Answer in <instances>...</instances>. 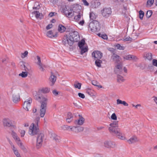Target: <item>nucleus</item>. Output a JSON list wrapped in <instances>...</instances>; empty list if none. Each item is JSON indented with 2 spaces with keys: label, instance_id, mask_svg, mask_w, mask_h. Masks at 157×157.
<instances>
[{
  "label": "nucleus",
  "instance_id": "nucleus-54",
  "mask_svg": "<svg viewBox=\"0 0 157 157\" xmlns=\"http://www.w3.org/2000/svg\"><path fill=\"white\" fill-rule=\"evenodd\" d=\"M82 1L85 5L88 6L89 5V3L87 2L86 0H82Z\"/></svg>",
  "mask_w": 157,
  "mask_h": 157
},
{
  "label": "nucleus",
  "instance_id": "nucleus-14",
  "mask_svg": "<svg viewBox=\"0 0 157 157\" xmlns=\"http://www.w3.org/2000/svg\"><path fill=\"white\" fill-rule=\"evenodd\" d=\"M79 118L78 120H75V123L79 125H82L84 123L85 121L84 119L80 115H79Z\"/></svg>",
  "mask_w": 157,
  "mask_h": 157
},
{
  "label": "nucleus",
  "instance_id": "nucleus-59",
  "mask_svg": "<svg viewBox=\"0 0 157 157\" xmlns=\"http://www.w3.org/2000/svg\"><path fill=\"white\" fill-rule=\"evenodd\" d=\"M21 66V68L22 69H23L24 67H25V65L24 62H20Z\"/></svg>",
  "mask_w": 157,
  "mask_h": 157
},
{
  "label": "nucleus",
  "instance_id": "nucleus-3",
  "mask_svg": "<svg viewBox=\"0 0 157 157\" xmlns=\"http://www.w3.org/2000/svg\"><path fill=\"white\" fill-rule=\"evenodd\" d=\"M118 121H114L110 124L109 128V132L112 134L116 136L118 138L122 140H124L125 137L121 132L120 129L118 128Z\"/></svg>",
  "mask_w": 157,
  "mask_h": 157
},
{
  "label": "nucleus",
  "instance_id": "nucleus-52",
  "mask_svg": "<svg viewBox=\"0 0 157 157\" xmlns=\"http://www.w3.org/2000/svg\"><path fill=\"white\" fill-rule=\"evenodd\" d=\"M152 63L154 66L157 67V60L153 59L152 60Z\"/></svg>",
  "mask_w": 157,
  "mask_h": 157
},
{
  "label": "nucleus",
  "instance_id": "nucleus-20",
  "mask_svg": "<svg viewBox=\"0 0 157 157\" xmlns=\"http://www.w3.org/2000/svg\"><path fill=\"white\" fill-rule=\"evenodd\" d=\"M61 129L64 130H68L70 129L71 131H73V127L72 126H68L67 125H63L60 127Z\"/></svg>",
  "mask_w": 157,
  "mask_h": 157
},
{
  "label": "nucleus",
  "instance_id": "nucleus-16",
  "mask_svg": "<svg viewBox=\"0 0 157 157\" xmlns=\"http://www.w3.org/2000/svg\"><path fill=\"white\" fill-rule=\"evenodd\" d=\"M20 100V95L18 94H14L13 96V101L14 103H17Z\"/></svg>",
  "mask_w": 157,
  "mask_h": 157
},
{
  "label": "nucleus",
  "instance_id": "nucleus-18",
  "mask_svg": "<svg viewBox=\"0 0 157 157\" xmlns=\"http://www.w3.org/2000/svg\"><path fill=\"white\" fill-rule=\"evenodd\" d=\"M3 124L5 126L10 127L12 126V123L9 120L5 119L3 120Z\"/></svg>",
  "mask_w": 157,
  "mask_h": 157
},
{
  "label": "nucleus",
  "instance_id": "nucleus-51",
  "mask_svg": "<svg viewBox=\"0 0 157 157\" xmlns=\"http://www.w3.org/2000/svg\"><path fill=\"white\" fill-rule=\"evenodd\" d=\"M125 38L124 39V41H128L129 40H132V38L129 36L125 37Z\"/></svg>",
  "mask_w": 157,
  "mask_h": 157
},
{
  "label": "nucleus",
  "instance_id": "nucleus-42",
  "mask_svg": "<svg viewBox=\"0 0 157 157\" xmlns=\"http://www.w3.org/2000/svg\"><path fill=\"white\" fill-rule=\"evenodd\" d=\"M117 49L120 50H124V47L123 46H121L119 44H117L116 45Z\"/></svg>",
  "mask_w": 157,
  "mask_h": 157
},
{
  "label": "nucleus",
  "instance_id": "nucleus-25",
  "mask_svg": "<svg viewBox=\"0 0 157 157\" xmlns=\"http://www.w3.org/2000/svg\"><path fill=\"white\" fill-rule=\"evenodd\" d=\"M117 81L118 82H123L124 81V79L122 76L118 75L117 76Z\"/></svg>",
  "mask_w": 157,
  "mask_h": 157
},
{
  "label": "nucleus",
  "instance_id": "nucleus-4",
  "mask_svg": "<svg viewBox=\"0 0 157 157\" xmlns=\"http://www.w3.org/2000/svg\"><path fill=\"white\" fill-rule=\"evenodd\" d=\"M89 27L90 31L93 32H98L101 28L99 22L96 20L90 22L89 24Z\"/></svg>",
  "mask_w": 157,
  "mask_h": 157
},
{
  "label": "nucleus",
  "instance_id": "nucleus-63",
  "mask_svg": "<svg viewBox=\"0 0 157 157\" xmlns=\"http://www.w3.org/2000/svg\"><path fill=\"white\" fill-rule=\"evenodd\" d=\"M84 23V21L83 20H82V21H79V24L81 25H82Z\"/></svg>",
  "mask_w": 157,
  "mask_h": 157
},
{
  "label": "nucleus",
  "instance_id": "nucleus-47",
  "mask_svg": "<svg viewBox=\"0 0 157 157\" xmlns=\"http://www.w3.org/2000/svg\"><path fill=\"white\" fill-rule=\"evenodd\" d=\"M73 116L72 114L70 112L68 113L67 114V118L73 120Z\"/></svg>",
  "mask_w": 157,
  "mask_h": 157
},
{
  "label": "nucleus",
  "instance_id": "nucleus-31",
  "mask_svg": "<svg viewBox=\"0 0 157 157\" xmlns=\"http://www.w3.org/2000/svg\"><path fill=\"white\" fill-rule=\"evenodd\" d=\"M92 84L95 86H98L100 88H102V86L101 85H99V83L96 80H94L92 81Z\"/></svg>",
  "mask_w": 157,
  "mask_h": 157
},
{
  "label": "nucleus",
  "instance_id": "nucleus-44",
  "mask_svg": "<svg viewBox=\"0 0 157 157\" xmlns=\"http://www.w3.org/2000/svg\"><path fill=\"white\" fill-rule=\"evenodd\" d=\"M32 13L35 15V17L36 18H39L40 16V13L39 12L37 11H34Z\"/></svg>",
  "mask_w": 157,
  "mask_h": 157
},
{
  "label": "nucleus",
  "instance_id": "nucleus-33",
  "mask_svg": "<svg viewBox=\"0 0 157 157\" xmlns=\"http://www.w3.org/2000/svg\"><path fill=\"white\" fill-rule=\"evenodd\" d=\"M12 135L13 137L15 140L18 141V142L20 141V140L19 138L17 136V134L15 132H12Z\"/></svg>",
  "mask_w": 157,
  "mask_h": 157
},
{
  "label": "nucleus",
  "instance_id": "nucleus-35",
  "mask_svg": "<svg viewBox=\"0 0 157 157\" xmlns=\"http://www.w3.org/2000/svg\"><path fill=\"white\" fill-rule=\"evenodd\" d=\"M144 15V12L141 10L139 11V17L141 20L143 19V17Z\"/></svg>",
  "mask_w": 157,
  "mask_h": 157
},
{
  "label": "nucleus",
  "instance_id": "nucleus-37",
  "mask_svg": "<svg viewBox=\"0 0 157 157\" xmlns=\"http://www.w3.org/2000/svg\"><path fill=\"white\" fill-rule=\"evenodd\" d=\"M28 75L27 72L26 71H22V73L19 74V75L21 76L22 78H25Z\"/></svg>",
  "mask_w": 157,
  "mask_h": 157
},
{
  "label": "nucleus",
  "instance_id": "nucleus-34",
  "mask_svg": "<svg viewBox=\"0 0 157 157\" xmlns=\"http://www.w3.org/2000/svg\"><path fill=\"white\" fill-rule=\"evenodd\" d=\"M73 104L77 108L80 109L82 107L81 106L82 104L79 102H78L77 103L74 102Z\"/></svg>",
  "mask_w": 157,
  "mask_h": 157
},
{
  "label": "nucleus",
  "instance_id": "nucleus-43",
  "mask_svg": "<svg viewBox=\"0 0 157 157\" xmlns=\"http://www.w3.org/2000/svg\"><path fill=\"white\" fill-rule=\"evenodd\" d=\"M154 1V0H148L147 2V5L151 6L153 4Z\"/></svg>",
  "mask_w": 157,
  "mask_h": 157
},
{
  "label": "nucleus",
  "instance_id": "nucleus-10",
  "mask_svg": "<svg viewBox=\"0 0 157 157\" xmlns=\"http://www.w3.org/2000/svg\"><path fill=\"white\" fill-rule=\"evenodd\" d=\"M92 56L94 59H100L102 56V53L98 51H95L92 53Z\"/></svg>",
  "mask_w": 157,
  "mask_h": 157
},
{
  "label": "nucleus",
  "instance_id": "nucleus-55",
  "mask_svg": "<svg viewBox=\"0 0 157 157\" xmlns=\"http://www.w3.org/2000/svg\"><path fill=\"white\" fill-rule=\"evenodd\" d=\"M101 37L104 39H107V36L105 34H102Z\"/></svg>",
  "mask_w": 157,
  "mask_h": 157
},
{
  "label": "nucleus",
  "instance_id": "nucleus-12",
  "mask_svg": "<svg viewBox=\"0 0 157 157\" xmlns=\"http://www.w3.org/2000/svg\"><path fill=\"white\" fill-rule=\"evenodd\" d=\"M111 58L112 59L113 61L114 62L116 63H118L121 62V58L120 57L115 54V53H113V54L111 56Z\"/></svg>",
  "mask_w": 157,
  "mask_h": 157
},
{
  "label": "nucleus",
  "instance_id": "nucleus-30",
  "mask_svg": "<svg viewBox=\"0 0 157 157\" xmlns=\"http://www.w3.org/2000/svg\"><path fill=\"white\" fill-rule=\"evenodd\" d=\"M81 49V54L82 55L84 53L87 52L88 51V48L87 47H83L80 48Z\"/></svg>",
  "mask_w": 157,
  "mask_h": 157
},
{
  "label": "nucleus",
  "instance_id": "nucleus-15",
  "mask_svg": "<svg viewBox=\"0 0 157 157\" xmlns=\"http://www.w3.org/2000/svg\"><path fill=\"white\" fill-rule=\"evenodd\" d=\"M67 29L62 25L59 24L58 26V31L60 33H62L65 31H68V30H67Z\"/></svg>",
  "mask_w": 157,
  "mask_h": 157
},
{
  "label": "nucleus",
  "instance_id": "nucleus-2",
  "mask_svg": "<svg viewBox=\"0 0 157 157\" xmlns=\"http://www.w3.org/2000/svg\"><path fill=\"white\" fill-rule=\"evenodd\" d=\"M79 39L78 33L77 31H74L70 32L68 35H64L62 41V43L64 45L68 44L70 46H71L75 42L78 41Z\"/></svg>",
  "mask_w": 157,
  "mask_h": 157
},
{
  "label": "nucleus",
  "instance_id": "nucleus-24",
  "mask_svg": "<svg viewBox=\"0 0 157 157\" xmlns=\"http://www.w3.org/2000/svg\"><path fill=\"white\" fill-rule=\"evenodd\" d=\"M97 17V15L95 14L93 12H91L90 14V20L93 21L95 20L96 19Z\"/></svg>",
  "mask_w": 157,
  "mask_h": 157
},
{
  "label": "nucleus",
  "instance_id": "nucleus-13",
  "mask_svg": "<svg viewBox=\"0 0 157 157\" xmlns=\"http://www.w3.org/2000/svg\"><path fill=\"white\" fill-rule=\"evenodd\" d=\"M127 141L129 144H132L138 142L139 140L136 136H133Z\"/></svg>",
  "mask_w": 157,
  "mask_h": 157
},
{
  "label": "nucleus",
  "instance_id": "nucleus-26",
  "mask_svg": "<svg viewBox=\"0 0 157 157\" xmlns=\"http://www.w3.org/2000/svg\"><path fill=\"white\" fill-rule=\"evenodd\" d=\"M82 15V14L80 12H79L78 14L74 17V19L76 21H78L81 18Z\"/></svg>",
  "mask_w": 157,
  "mask_h": 157
},
{
  "label": "nucleus",
  "instance_id": "nucleus-6",
  "mask_svg": "<svg viewBox=\"0 0 157 157\" xmlns=\"http://www.w3.org/2000/svg\"><path fill=\"white\" fill-rule=\"evenodd\" d=\"M44 135L42 133L38 134L37 138L36 147L39 149L42 145Z\"/></svg>",
  "mask_w": 157,
  "mask_h": 157
},
{
  "label": "nucleus",
  "instance_id": "nucleus-22",
  "mask_svg": "<svg viewBox=\"0 0 157 157\" xmlns=\"http://www.w3.org/2000/svg\"><path fill=\"white\" fill-rule=\"evenodd\" d=\"M47 35L50 38L56 37L57 36V34L53 35L52 31H49L47 32Z\"/></svg>",
  "mask_w": 157,
  "mask_h": 157
},
{
  "label": "nucleus",
  "instance_id": "nucleus-53",
  "mask_svg": "<svg viewBox=\"0 0 157 157\" xmlns=\"http://www.w3.org/2000/svg\"><path fill=\"white\" fill-rule=\"evenodd\" d=\"M78 96L79 97L82 98H84L85 97L84 94L81 93H78Z\"/></svg>",
  "mask_w": 157,
  "mask_h": 157
},
{
  "label": "nucleus",
  "instance_id": "nucleus-29",
  "mask_svg": "<svg viewBox=\"0 0 157 157\" xmlns=\"http://www.w3.org/2000/svg\"><path fill=\"white\" fill-rule=\"evenodd\" d=\"M95 64L96 66L98 67H101V63H102V61L100 59H95Z\"/></svg>",
  "mask_w": 157,
  "mask_h": 157
},
{
  "label": "nucleus",
  "instance_id": "nucleus-21",
  "mask_svg": "<svg viewBox=\"0 0 157 157\" xmlns=\"http://www.w3.org/2000/svg\"><path fill=\"white\" fill-rule=\"evenodd\" d=\"M52 137L53 140H54L56 143L59 142L60 140L59 136H57L55 134H52Z\"/></svg>",
  "mask_w": 157,
  "mask_h": 157
},
{
  "label": "nucleus",
  "instance_id": "nucleus-27",
  "mask_svg": "<svg viewBox=\"0 0 157 157\" xmlns=\"http://www.w3.org/2000/svg\"><path fill=\"white\" fill-rule=\"evenodd\" d=\"M73 128H74L75 129V132H80L84 130V128L82 127L78 126V127H75L73 126Z\"/></svg>",
  "mask_w": 157,
  "mask_h": 157
},
{
  "label": "nucleus",
  "instance_id": "nucleus-9",
  "mask_svg": "<svg viewBox=\"0 0 157 157\" xmlns=\"http://www.w3.org/2000/svg\"><path fill=\"white\" fill-rule=\"evenodd\" d=\"M104 145L105 147L110 148L114 147L116 146V144L114 142L107 140L104 141Z\"/></svg>",
  "mask_w": 157,
  "mask_h": 157
},
{
  "label": "nucleus",
  "instance_id": "nucleus-8",
  "mask_svg": "<svg viewBox=\"0 0 157 157\" xmlns=\"http://www.w3.org/2000/svg\"><path fill=\"white\" fill-rule=\"evenodd\" d=\"M101 12L102 16L105 18H107L111 14V9L110 8H105L101 10Z\"/></svg>",
  "mask_w": 157,
  "mask_h": 157
},
{
  "label": "nucleus",
  "instance_id": "nucleus-7",
  "mask_svg": "<svg viewBox=\"0 0 157 157\" xmlns=\"http://www.w3.org/2000/svg\"><path fill=\"white\" fill-rule=\"evenodd\" d=\"M73 10L68 6H66L63 10V13L65 15L68 17H72L74 15Z\"/></svg>",
  "mask_w": 157,
  "mask_h": 157
},
{
  "label": "nucleus",
  "instance_id": "nucleus-41",
  "mask_svg": "<svg viewBox=\"0 0 157 157\" xmlns=\"http://www.w3.org/2000/svg\"><path fill=\"white\" fill-rule=\"evenodd\" d=\"M82 84L80 83L77 82L76 84H75L74 86L75 88H78V89H81Z\"/></svg>",
  "mask_w": 157,
  "mask_h": 157
},
{
  "label": "nucleus",
  "instance_id": "nucleus-23",
  "mask_svg": "<svg viewBox=\"0 0 157 157\" xmlns=\"http://www.w3.org/2000/svg\"><path fill=\"white\" fill-rule=\"evenodd\" d=\"M17 144L24 151V152L26 153L27 152V149L22 144L21 142V141L18 142Z\"/></svg>",
  "mask_w": 157,
  "mask_h": 157
},
{
  "label": "nucleus",
  "instance_id": "nucleus-17",
  "mask_svg": "<svg viewBox=\"0 0 157 157\" xmlns=\"http://www.w3.org/2000/svg\"><path fill=\"white\" fill-rule=\"evenodd\" d=\"M51 75L50 78V81L52 82V85H53L56 81V77L54 75L52 72H51Z\"/></svg>",
  "mask_w": 157,
  "mask_h": 157
},
{
  "label": "nucleus",
  "instance_id": "nucleus-32",
  "mask_svg": "<svg viewBox=\"0 0 157 157\" xmlns=\"http://www.w3.org/2000/svg\"><path fill=\"white\" fill-rule=\"evenodd\" d=\"M117 65L115 67L116 69H121H121H122V63L121 62H120L118 63H117Z\"/></svg>",
  "mask_w": 157,
  "mask_h": 157
},
{
  "label": "nucleus",
  "instance_id": "nucleus-46",
  "mask_svg": "<svg viewBox=\"0 0 157 157\" xmlns=\"http://www.w3.org/2000/svg\"><path fill=\"white\" fill-rule=\"evenodd\" d=\"M86 93L89 94V95L92 96L94 95L92 92V90L90 89H87Z\"/></svg>",
  "mask_w": 157,
  "mask_h": 157
},
{
  "label": "nucleus",
  "instance_id": "nucleus-64",
  "mask_svg": "<svg viewBox=\"0 0 157 157\" xmlns=\"http://www.w3.org/2000/svg\"><path fill=\"white\" fill-rule=\"evenodd\" d=\"M122 104L124 106H128V104L125 101H123L122 102Z\"/></svg>",
  "mask_w": 157,
  "mask_h": 157
},
{
  "label": "nucleus",
  "instance_id": "nucleus-39",
  "mask_svg": "<svg viewBox=\"0 0 157 157\" xmlns=\"http://www.w3.org/2000/svg\"><path fill=\"white\" fill-rule=\"evenodd\" d=\"M123 70L118 69H115L114 70V72L116 74L119 75V74H121L122 73Z\"/></svg>",
  "mask_w": 157,
  "mask_h": 157
},
{
  "label": "nucleus",
  "instance_id": "nucleus-58",
  "mask_svg": "<svg viewBox=\"0 0 157 157\" xmlns=\"http://www.w3.org/2000/svg\"><path fill=\"white\" fill-rule=\"evenodd\" d=\"M53 94L55 96H57L58 94V92L56 90H54L52 91Z\"/></svg>",
  "mask_w": 157,
  "mask_h": 157
},
{
  "label": "nucleus",
  "instance_id": "nucleus-61",
  "mask_svg": "<svg viewBox=\"0 0 157 157\" xmlns=\"http://www.w3.org/2000/svg\"><path fill=\"white\" fill-rule=\"evenodd\" d=\"M55 13L56 14L55 12H51L49 13L48 16L49 17H52L54 15Z\"/></svg>",
  "mask_w": 157,
  "mask_h": 157
},
{
  "label": "nucleus",
  "instance_id": "nucleus-19",
  "mask_svg": "<svg viewBox=\"0 0 157 157\" xmlns=\"http://www.w3.org/2000/svg\"><path fill=\"white\" fill-rule=\"evenodd\" d=\"M123 58L125 59L131 60L135 59L136 57L135 56H133L131 55H129L128 56H124Z\"/></svg>",
  "mask_w": 157,
  "mask_h": 157
},
{
  "label": "nucleus",
  "instance_id": "nucleus-36",
  "mask_svg": "<svg viewBox=\"0 0 157 157\" xmlns=\"http://www.w3.org/2000/svg\"><path fill=\"white\" fill-rule=\"evenodd\" d=\"M152 14V12L151 10H148L147 12L146 16L147 18H149L151 16Z\"/></svg>",
  "mask_w": 157,
  "mask_h": 157
},
{
  "label": "nucleus",
  "instance_id": "nucleus-11",
  "mask_svg": "<svg viewBox=\"0 0 157 157\" xmlns=\"http://www.w3.org/2000/svg\"><path fill=\"white\" fill-rule=\"evenodd\" d=\"M32 102V100L31 98H29L27 101H25L24 102L23 105V108L27 111L29 110V108H30L31 105V103Z\"/></svg>",
  "mask_w": 157,
  "mask_h": 157
},
{
  "label": "nucleus",
  "instance_id": "nucleus-28",
  "mask_svg": "<svg viewBox=\"0 0 157 157\" xmlns=\"http://www.w3.org/2000/svg\"><path fill=\"white\" fill-rule=\"evenodd\" d=\"M85 41L84 40L82 39L79 41L78 43V46L79 47V48H81L82 47H83V46L85 44Z\"/></svg>",
  "mask_w": 157,
  "mask_h": 157
},
{
  "label": "nucleus",
  "instance_id": "nucleus-48",
  "mask_svg": "<svg viewBox=\"0 0 157 157\" xmlns=\"http://www.w3.org/2000/svg\"><path fill=\"white\" fill-rule=\"evenodd\" d=\"M111 118L113 120H116L117 117L115 113H113L111 116Z\"/></svg>",
  "mask_w": 157,
  "mask_h": 157
},
{
  "label": "nucleus",
  "instance_id": "nucleus-57",
  "mask_svg": "<svg viewBox=\"0 0 157 157\" xmlns=\"http://www.w3.org/2000/svg\"><path fill=\"white\" fill-rule=\"evenodd\" d=\"M52 24H49L46 27V29H47L48 30L49 29H51L52 26Z\"/></svg>",
  "mask_w": 157,
  "mask_h": 157
},
{
  "label": "nucleus",
  "instance_id": "nucleus-38",
  "mask_svg": "<svg viewBox=\"0 0 157 157\" xmlns=\"http://www.w3.org/2000/svg\"><path fill=\"white\" fill-rule=\"evenodd\" d=\"M28 52L27 51H25L24 53H21V57L22 59L25 58V57L27 56Z\"/></svg>",
  "mask_w": 157,
  "mask_h": 157
},
{
  "label": "nucleus",
  "instance_id": "nucleus-56",
  "mask_svg": "<svg viewBox=\"0 0 157 157\" xmlns=\"http://www.w3.org/2000/svg\"><path fill=\"white\" fill-rule=\"evenodd\" d=\"M25 131L24 130H21L20 133L21 137H23L25 134Z\"/></svg>",
  "mask_w": 157,
  "mask_h": 157
},
{
  "label": "nucleus",
  "instance_id": "nucleus-49",
  "mask_svg": "<svg viewBox=\"0 0 157 157\" xmlns=\"http://www.w3.org/2000/svg\"><path fill=\"white\" fill-rule=\"evenodd\" d=\"M36 59L38 60V62L37 63V64L38 65V64H39L42 63H41L40 58L39 56H36Z\"/></svg>",
  "mask_w": 157,
  "mask_h": 157
},
{
  "label": "nucleus",
  "instance_id": "nucleus-62",
  "mask_svg": "<svg viewBox=\"0 0 157 157\" xmlns=\"http://www.w3.org/2000/svg\"><path fill=\"white\" fill-rule=\"evenodd\" d=\"M109 50L112 53H113H113H115V50L113 48H110L109 49Z\"/></svg>",
  "mask_w": 157,
  "mask_h": 157
},
{
  "label": "nucleus",
  "instance_id": "nucleus-60",
  "mask_svg": "<svg viewBox=\"0 0 157 157\" xmlns=\"http://www.w3.org/2000/svg\"><path fill=\"white\" fill-rule=\"evenodd\" d=\"M122 101L119 99H117V105H118V104H122Z\"/></svg>",
  "mask_w": 157,
  "mask_h": 157
},
{
  "label": "nucleus",
  "instance_id": "nucleus-45",
  "mask_svg": "<svg viewBox=\"0 0 157 157\" xmlns=\"http://www.w3.org/2000/svg\"><path fill=\"white\" fill-rule=\"evenodd\" d=\"M38 65L39 66V69L41 71H44L45 70L43 68V67H45V66L42 63L38 64Z\"/></svg>",
  "mask_w": 157,
  "mask_h": 157
},
{
  "label": "nucleus",
  "instance_id": "nucleus-5",
  "mask_svg": "<svg viewBox=\"0 0 157 157\" xmlns=\"http://www.w3.org/2000/svg\"><path fill=\"white\" fill-rule=\"evenodd\" d=\"M38 123L37 122V125H36L33 123L29 128V133L31 135L33 136L39 133L40 130L38 127Z\"/></svg>",
  "mask_w": 157,
  "mask_h": 157
},
{
  "label": "nucleus",
  "instance_id": "nucleus-1",
  "mask_svg": "<svg viewBox=\"0 0 157 157\" xmlns=\"http://www.w3.org/2000/svg\"><path fill=\"white\" fill-rule=\"evenodd\" d=\"M50 89L48 87L42 88L39 90L38 94L34 97L35 98L41 103L40 110V116L41 117H43L45 114L47 109V98H45L41 94L48 93Z\"/></svg>",
  "mask_w": 157,
  "mask_h": 157
},
{
  "label": "nucleus",
  "instance_id": "nucleus-40",
  "mask_svg": "<svg viewBox=\"0 0 157 157\" xmlns=\"http://www.w3.org/2000/svg\"><path fill=\"white\" fill-rule=\"evenodd\" d=\"M146 57L149 60H151L152 59V54L151 53H147L146 54Z\"/></svg>",
  "mask_w": 157,
  "mask_h": 157
},
{
  "label": "nucleus",
  "instance_id": "nucleus-50",
  "mask_svg": "<svg viewBox=\"0 0 157 157\" xmlns=\"http://www.w3.org/2000/svg\"><path fill=\"white\" fill-rule=\"evenodd\" d=\"M13 152L17 157H21L20 154L18 152V151L17 150L14 151H13Z\"/></svg>",
  "mask_w": 157,
  "mask_h": 157
}]
</instances>
